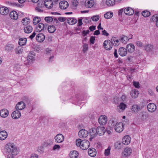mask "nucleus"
Wrapping results in <instances>:
<instances>
[{"mask_svg":"<svg viewBox=\"0 0 158 158\" xmlns=\"http://www.w3.org/2000/svg\"><path fill=\"white\" fill-rule=\"evenodd\" d=\"M14 48V46L12 44H7L5 46V50L7 52H12Z\"/></svg>","mask_w":158,"mask_h":158,"instance_id":"18","label":"nucleus"},{"mask_svg":"<svg viewBox=\"0 0 158 158\" xmlns=\"http://www.w3.org/2000/svg\"><path fill=\"white\" fill-rule=\"evenodd\" d=\"M48 30L49 33H52L55 31L56 29L54 26L50 25L48 27Z\"/></svg>","mask_w":158,"mask_h":158,"instance_id":"38","label":"nucleus"},{"mask_svg":"<svg viewBox=\"0 0 158 158\" xmlns=\"http://www.w3.org/2000/svg\"><path fill=\"white\" fill-rule=\"evenodd\" d=\"M132 150L129 148H126L124 150L123 153L124 156H129L132 153Z\"/></svg>","mask_w":158,"mask_h":158,"instance_id":"30","label":"nucleus"},{"mask_svg":"<svg viewBox=\"0 0 158 158\" xmlns=\"http://www.w3.org/2000/svg\"><path fill=\"white\" fill-rule=\"evenodd\" d=\"M118 52L119 54L121 56H125L127 53V49L123 47H121L119 49Z\"/></svg>","mask_w":158,"mask_h":158,"instance_id":"23","label":"nucleus"},{"mask_svg":"<svg viewBox=\"0 0 158 158\" xmlns=\"http://www.w3.org/2000/svg\"><path fill=\"white\" fill-rule=\"evenodd\" d=\"M112 125L114 126L115 131L118 132H121L123 130V125L122 123H117L115 124L113 122Z\"/></svg>","mask_w":158,"mask_h":158,"instance_id":"4","label":"nucleus"},{"mask_svg":"<svg viewBox=\"0 0 158 158\" xmlns=\"http://www.w3.org/2000/svg\"><path fill=\"white\" fill-rule=\"evenodd\" d=\"M47 27L46 24H44L42 23H39L37 26L36 31L38 32H40L43 30L46 29Z\"/></svg>","mask_w":158,"mask_h":158,"instance_id":"6","label":"nucleus"},{"mask_svg":"<svg viewBox=\"0 0 158 158\" xmlns=\"http://www.w3.org/2000/svg\"><path fill=\"white\" fill-rule=\"evenodd\" d=\"M15 53L17 54H22L23 52V48L21 46H19L15 49Z\"/></svg>","mask_w":158,"mask_h":158,"instance_id":"40","label":"nucleus"},{"mask_svg":"<svg viewBox=\"0 0 158 158\" xmlns=\"http://www.w3.org/2000/svg\"><path fill=\"white\" fill-rule=\"evenodd\" d=\"M44 19L46 22L50 23L53 20V19L51 17H46Z\"/></svg>","mask_w":158,"mask_h":158,"instance_id":"48","label":"nucleus"},{"mask_svg":"<svg viewBox=\"0 0 158 158\" xmlns=\"http://www.w3.org/2000/svg\"><path fill=\"white\" fill-rule=\"evenodd\" d=\"M50 144L48 142L46 141L44 142L42 144V145L44 147H47Z\"/></svg>","mask_w":158,"mask_h":158,"instance_id":"56","label":"nucleus"},{"mask_svg":"<svg viewBox=\"0 0 158 158\" xmlns=\"http://www.w3.org/2000/svg\"><path fill=\"white\" fill-rule=\"evenodd\" d=\"M153 47L152 45L151 44H148L145 46V50L148 52L151 51L153 49Z\"/></svg>","mask_w":158,"mask_h":158,"instance_id":"47","label":"nucleus"},{"mask_svg":"<svg viewBox=\"0 0 158 158\" xmlns=\"http://www.w3.org/2000/svg\"><path fill=\"white\" fill-rule=\"evenodd\" d=\"M60 7L62 9H65L69 6V3L66 1H61L59 4Z\"/></svg>","mask_w":158,"mask_h":158,"instance_id":"16","label":"nucleus"},{"mask_svg":"<svg viewBox=\"0 0 158 158\" xmlns=\"http://www.w3.org/2000/svg\"><path fill=\"white\" fill-rule=\"evenodd\" d=\"M152 19L153 20H156V24L158 27V17L157 15H154L152 16Z\"/></svg>","mask_w":158,"mask_h":158,"instance_id":"52","label":"nucleus"},{"mask_svg":"<svg viewBox=\"0 0 158 158\" xmlns=\"http://www.w3.org/2000/svg\"><path fill=\"white\" fill-rule=\"evenodd\" d=\"M133 85L136 88H139L140 87L139 84L138 82L133 81Z\"/></svg>","mask_w":158,"mask_h":158,"instance_id":"55","label":"nucleus"},{"mask_svg":"<svg viewBox=\"0 0 158 158\" xmlns=\"http://www.w3.org/2000/svg\"><path fill=\"white\" fill-rule=\"evenodd\" d=\"M22 22L23 25L25 26L27 25L30 22V19L28 18H25L23 19Z\"/></svg>","mask_w":158,"mask_h":158,"instance_id":"43","label":"nucleus"},{"mask_svg":"<svg viewBox=\"0 0 158 158\" xmlns=\"http://www.w3.org/2000/svg\"><path fill=\"white\" fill-rule=\"evenodd\" d=\"M113 16V13L112 12L109 11L106 12L104 15V17L106 19H109Z\"/></svg>","mask_w":158,"mask_h":158,"instance_id":"42","label":"nucleus"},{"mask_svg":"<svg viewBox=\"0 0 158 158\" xmlns=\"http://www.w3.org/2000/svg\"><path fill=\"white\" fill-rule=\"evenodd\" d=\"M143 107L144 105L143 104H135L132 105L131 107V109L133 113L136 114L138 111L142 110Z\"/></svg>","mask_w":158,"mask_h":158,"instance_id":"3","label":"nucleus"},{"mask_svg":"<svg viewBox=\"0 0 158 158\" xmlns=\"http://www.w3.org/2000/svg\"><path fill=\"white\" fill-rule=\"evenodd\" d=\"M89 32V31L88 30L87 31H84L82 33V35L84 36H85L88 34Z\"/></svg>","mask_w":158,"mask_h":158,"instance_id":"63","label":"nucleus"},{"mask_svg":"<svg viewBox=\"0 0 158 158\" xmlns=\"http://www.w3.org/2000/svg\"><path fill=\"white\" fill-rule=\"evenodd\" d=\"M103 46L106 50H110L112 47V43L109 40H106L103 43Z\"/></svg>","mask_w":158,"mask_h":158,"instance_id":"8","label":"nucleus"},{"mask_svg":"<svg viewBox=\"0 0 158 158\" xmlns=\"http://www.w3.org/2000/svg\"><path fill=\"white\" fill-rule=\"evenodd\" d=\"M27 41V39L26 38H22L19 39V44L20 45H25Z\"/></svg>","mask_w":158,"mask_h":158,"instance_id":"39","label":"nucleus"},{"mask_svg":"<svg viewBox=\"0 0 158 158\" xmlns=\"http://www.w3.org/2000/svg\"><path fill=\"white\" fill-rule=\"evenodd\" d=\"M102 34L106 36H107L109 35V34L106 32L105 30H104L102 31Z\"/></svg>","mask_w":158,"mask_h":158,"instance_id":"64","label":"nucleus"},{"mask_svg":"<svg viewBox=\"0 0 158 158\" xmlns=\"http://www.w3.org/2000/svg\"><path fill=\"white\" fill-rule=\"evenodd\" d=\"M36 34L35 32H34L31 35L29 36V38L31 40H32L35 37Z\"/></svg>","mask_w":158,"mask_h":158,"instance_id":"60","label":"nucleus"},{"mask_svg":"<svg viewBox=\"0 0 158 158\" xmlns=\"http://www.w3.org/2000/svg\"><path fill=\"white\" fill-rule=\"evenodd\" d=\"M88 131L84 129L81 130L78 132L79 137L83 138H86L88 135Z\"/></svg>","mask_w":158,"mask_h":158,"instance_id":"9","label":"nucleus"},{"mask_svg":"<svg viewBox=\"0 0 158 158\" xmlns=\"http://www.w3.org/2000/svg\"><path fill=\"white\" fill-rule=\"evenodd\" d=\"M77 22V20L74 18H68L67 20V23L70 25L75 24Z\"/></svg>","mask_w":158,"mask_h":158,"instance_id":"34","label":"nucleus"},{"mask_svg":"<svg viewBox=\"0 0 158 158\" xmlns=\"http://www.w3.org/2000/svg\"><path fill=\"white\" fill-rule=\"evenodd\" d=\"M33 30V28L31 26L27 25L25 26L24 27V31L25 33H30Z\"/></svg>","mask_w":158,"mask_h":158,"instance_id":"29","label":"nucleus"},{"mask_svg":"<svg viewBox=\"0 0 158 158\" xmlns=\"http://www.w3.org/2000/svg\"><path fill=\"white\" fill-rule=\"evenodd\" d=\"M7 133L6 131H3L0 132V140L5 139L7 137Z\"/></svg>","mask_w":158,"mask_h":158,"instance_id":"33","label":"nucleus"},{"mask_svg":"<svg viewBox=\"0 0 158 158\" xmlns=\"http://www.w3.org/2000/svg\"><path fill=\"white\" fill-rule=\"evenodd\" d=\"M89 155L91 157L95 156L97 153L96 149L93 148H91L89 149L88 151Z\"/></svg>","mask_w":158,"mask_h":158,"instance_id":"31","label":"nucleus"},{"mask_svg":"<svg viewBox=\"0 0 158 158\" xmlns=\"http://www.w3.org/2000/svg\"><path fill=\"white\" fill-rule=\"evenodd\" d=\"M119 40H118L117 39L116 41L114 42V43L113 44L114 46H118L119 44Z\"/></svg>","mask_w":158,"mask_h":158,"instance_id":"61","label":"nucleus"},{"mask_svg":"<svg viewBox=\"0 0 158 158\" xmlns=\"http://www.w3.org/2000/svg\"><path fill=\"white\" fill-rule=\"evenodd\" d=\"M6 152L9 155H16L19 152L17 148L13 143L7 144L5 147Z\"/></svg>","mask_w":158,"mask_h":158,"instance_id":"1","label":"nucleus"},{"mask_svg":"<svg viewBox=\"0 0 158 158\" xmlns=\"http://www.w3.org/2000/svg\"><path fill=\"white\" fill-rule=\"evenodd\" d=\"M110 147L107 149L105 150L104 154L106 156H108L109 155L110 153Z\"/></svg>","mask_w":158,"mask_h":158,"instance_id":"49","label":"nucleus"},{"mask_svg":"<svg viewBox=\"0 0 158 158\" xmlns=\"http://www.w3.org/2000/svg\"><path fill=\"white\" fill-rule=\"evenodd\" d=\"M91 21L90 18H85L83 21L86 23H89Z\"/></svg>","mask_w":158,"mask_h":158,"instance_id":"58","label":"nucleus"},{"mask_svg":"<svg viewBox=\"0 0 158 158\" xmlns=\"http://www.w3.org/2000/svg\"><path fill=\"white\" fill-rule=\"evenodd\" d=\"M44 4L46 8L51 9L53 6V2L51 0H46L44 2Z\"/></svg>","mask_w":158,"mask_h":158,"instance_id":"15","label":"nucleus"},{"mask_svg":"<svg viewBox=\"0 0 158 158\" xmlns=\"http://www.w3.org/2000/svg\"><path fill=\"white\" fill-rule=\"evenodd\" d=\"M45 36L43 33H39L36 36L37 41L39 42H42L45 40Z\"/></svg>","mask_w":158,"mask_h":158,"instance_id":"13","label":"nucleus"},{"mask_svg":"<svg viewBox=\"0 0 158 158\" xmlns=\"http://www.w3.org/2000/svg\"><path fill=\"white\" fill-rule=\"evenodd\" d=\"M60 148V146L59 145L57 144H55L53 148V150H58Z\"/></svg>","mask_w":158,"mask_h":158,"instance_id":"54","label":"nucleus"},{"mask_svg":"<svg viewBox=\"0 0 158 158\" xmlns=\"http://www.w3.org/2000/svg\"><path fill=\"white\" fill-rule=\"evenodd\" d=\"M94 3V2L92 0H86L85 2V5L87 7L91 8L93 6Z\"/></svg>","mask_w":158,"mask_h":158,"instance_id":"37","label":"nucleus"},{"mask_svg":"<svg viewBox=\"0 0 158 158\" xmlns=\"http://www.w3.org/2000/svg\"><path fill=\"white\" fill-rule=\"evenodd\" d=\"M95 40V37L92 36L91 37L90 39V42L91 44H94V42Z\"/></svg>","mask_w":158,"mask_h":158,"instance_id":"59","label":"nucleus"},{"mask_svg":"<svg viewBox=\"0 0 158 158\" xmlns=\"http://www.w3.org/2000/svg\"><path fill=\"white\" fill-rule=\"evenodd\" d=\"M89 134L91 136V137L89 138V139L91 140L96 136L97 134L96 129L95 128H92L90 130Z\"/></svg>","mask_w":158,"mask_h":158,"instance_id":"27","label":"nucleus"},{"mask_svg":"<svg viewBox=\"0 0 158 158\" xmlns=\"http://www.w3.org/2000/svg\"><path fill=\"white\" fill-rule=\"evenodd\" d=\"M139 94V91L136 89H132L130 93V95L131 97L134 99L137 98Z\"/></svg>","mask_w":158,"mask_h":158,"instance_id":"21","label":"nucleus"},{"mask_svg":"<svg viewBox=\"0 0 158 158\" xmlns=\"http://www.w3.org/2000/svg\"><path fill=\"white\" fill-rule=\"evenodd\" d=\"M8 111L6 109H2L0 111V115L2 117H6L8 115Z\"/></svg>","mask_w":158,"mask_h":158,"instance_id":"26","label":"nucleus"},{"mask_svg":"<svg viewBox=\"0 0 158 158\" xmlns=\"http://www.w3.org/2000/svg\"><path fill=\"white\" fill-rule=\"evenodd\" d=\"M12 118L14 119H17L21 116V113L19 111L16 110L14 111L11 114Z\"/></svg>","mask_w":158,"mask_h":158,"instance_id":"20","label":"nucleus"},{"mask_svg":"<svg viewBox=\"0 0 158 158\" xmlns=\"http://www.w3.org/2000/svg\"><path fill=\"white\" fill-rule=\"evenodd\" d=\"M41 21V19L40 17H35L33 19V24L34 25H36L38 23Z\"/></svg>","mask_w":158,"mask_h":158,"instance_id":"44","label":"nucleus"},{"mask_svg":"<svg viewBox=\"0 0 158 158\" xmlns=\"http://www.w3.org/2000/svg\"><path fill=\"white\" fill-rule=\"evenodd\" d=\"M98 121L100 124L104 125L106 123L107 121V117L105 115H101L98 118Z\"/></svg>","mask_w":158,"mask_h":158,"instance_id":"10","label":"nucleus"},{"mask_svg":"<svg viewBox=\"0 0 158 158\" xmlns=\"http://www.w3.org/2000/svg\"><path fill=\"white\" fill-rule=\"evenodd\" d=\"M121 143L119 142H117L115 143V146L116 147V148L119 149L121 148Z\"/></svg>","mask_w":158,"mask_h":158,"instance_id":"57","label":"nucleus"},{"mask_svg":"<svg viewBox=\"0 0 158 158\" xmlns=\"http://www.w3.org/2000/svg\"><path fill=\"white\" fill-rule=\"evenodd\" d=\"M142 14L144 17H147L150 15V13L148 10H144L142 12Z\"/></svg>","mask_w":158,"mask_h":158,"instance_id":"46","label":"nucleus"},{"mask_svg":"<svg viewBox=\"0 0 158 158\" xmlns=\"http://www.w3.org/2000/svg\"><path fill=\"white\" fill-rule=\"evenodd\" d=\"M127 51L129 52H133L135 50V47L134 45L132 44H129L127 46L126 48Z\"/></svg>","mask_w":158,"mask_h":158,"instance_id":"19","label":"nucleus"},{"mask_svg":"<svg viewBox=\"0 0 158 158\" xmlns=\"http://www.w3.org/2000/svg\"><path fill=\"white\" fill-rule=\"evenodd\" d=\"M9 15L10 18L14 20L17 19L18 17L17 12L15 11H12L10 12Z\"/></svg>","mask_w":158,"mask_h":158,"instance_id":"28","label":"nucleus"},{"mask_svg":"<svg viewBox=\"0 0 158 158\" xmlns=\"http://www.w3.org/2000/svg\"><path fill=\"white\" fill-rule=\"evenodd\" d=\"M131 138L128 135L124 136L122 139L123 143L126 145L129 144L131 142Z\"/></svg>","mask_w":158,"mask_h":158,"instance_id":"17","label":"nucleus"},{"mask_svg":"<svg viewBox=\"0 0 158 158\" xmlns=\"http://www.w3.org/2000/svg\"><path fill=\"white\" fill-rule=\"evenodd\" d=\"M66 19L64 17H60L58 18V20L60 22H64L66 20Z\"/></svg>","mask_w":158,"mask_h":158,"instance_id":"62","label":"nucleus"},{"mask_svg":"<svg viewBox=\"0 0 158 158\" xmlns=\"http://www.w3.org/2000/svg\"><path fill=\"white\" fill-rule=\"evenodd\" d=\"M127 107L126 105L123 102H121L118 106L117 109L119 112H122Z\"/></svg>","mask_w":158,"mask_h":158,"instance_id":"32","label":"nucleus"},{"mask_svg":"<svg viewBox=\"0 0 158 158\" xmlns=\"http://www.w3.org/2000/svg\"><path fill=\"white\" fill-rule=\"evenodd\" d=\"M91 19L93 21H97L99 20V16L98 15L94 16L92 17Z\"/></svg>","mask_w":158,"mask_h":158,"instance_id":"50","label":"nucleus"},{"mask_svg":"<svg viewBox=\"0 0 158 158\" xmlns=\"http://www.w3.org/2000/svg\"><path fill=\"white\" fill-rule=\"evenodd\" d=\"M141 114L142 115L140 118L142 121L146 120L149 117L148 114L146 112H142Z\"/></svg>","mask_w":158,"mask_h":158,"instance_id":"36","label":"nucleus"},{"mask_svg":"<svg viewBox=\"0 0 158 158\" xmlns=\"http://www.w3.org/2000/svg\"><path fill=\"white\" fill-rule=\"evenodd\" d=\"M82 52L84 53L86 52L88 49V45L86 44H84L82 45Z\"/></svg>","mask_w":158,"mask_h":158,"instance_id":"45","label":"nucleus"},{"mask_svg":"<svg viewBox=\"0 0 158 158\" xmlns=\"http://www.w3.org/2000/svg\"><path fill=\"white\" fill-rule=\"evenodd\" d=\"M69 156L70 158H77L79 153L77 151L74 150L70 152Z\"/></svg>","mask_w":158,"mask_h":158,"instance_id":"24","label":"nucleus"},{"mask_svg":"<svg viewBox=\"0 0 158 158\" xmlns=\"http://www.w3.org/2000/svg\"><path fill=\"white\" fill-rule=\"evenodd\" d=\"M106 3L109 6H113L115 4V0H106Z\"/></svg>","mask_w":158,"mask_h":158,"instance_id":"41","label":"nucleus"},{"mask_svg":"<svg viewBox=\"0 0 158 158\" xmlns=\"http://www.w3.org/2000/svg\"><path fill=\"white\" fill-rule=\"evenodd\" d=\"M44 147L42 145L41 146L39 147L38 148V151L40 153H43L44 152Z\"/></svg>","mask_w":158,"mask_h":158,"instance_id":"51","label":"nucleus"},{"mask_svg":"<svg viewBox=\"0 0 158 158\" xmlns=\"http://www.w3.org/2000/svg\"><path fill=\"white\" fill-rule=\"evenodd\" d=\"M96 129L97 134L99 135H103L106 131V129L105 127L102 126L98 127Z\"/></svg>","mask_w":158,"mask_h":158,"instance_id":"12","label":"nucleus"},{"mask_svg":"<svg viewBox=\"0 0 158 158\" xmlns=\"http://www.w3.org/2000/svg\"><path fill=\"white\" fill-rule=\"evenodd\" d=\"M72 3L73 6L75 7L77 6L78 3V0H73L72 1Z\"/></svg>","mask_w":158,"mask_h":158,"instance_id":"53","label":"nucleus"},{"mask_svg":"<svg viewBox=\"0 0 158 158\" xmlns=\"http://www.w3.org/2000/svg\"><path fill=\"white\" fill-rule=\"evenodd\" d=\"M124 11L125 14L129 15H131L134 13V10L130 7H128L125 8L124 10Z\"/></svg>","mask_w":158,"mask_h":158,"instance_id":"22","label":"nucleus"},{"mask_svg":"<svg viewBox=\"0 0 158 158\" xmlns=\"http://www.w3.org/2000/svg\"><path fill=\"white\" fill-rule=\"evenodd\" d=\"M55 141L58 143L62 142L64 139V137L61 134H58L56 135L54 138Z\"/></svg>","mask_w":158,"mask_h":158,"instance_id":"7","label":"nucleus"},{"mask_svg":"<svg viewBox=\"0 0 158 158\" xmlns=\"http://www.w3.org/2000/svg\"><path fill=\"white\" fill-rule=\"evenodd\" d=\"M26 106L25 104L23 101L18 102L16 105L15 108L16 110H19L24 109Z\"/></svg>","mask_w":158,"mask_h":158,"instance_id":"14","label":"nucleus"},{"mask_svg":"<svg viewBox=\"0 0 158 158\" xmlns=\"http://www.w3.org/2000/svg\"><path fill=\"white\" fill-rule=\"evenodd\" d=\"M76 144L78 147L83 150L87 149L90 146L89 141L87 140H81L80 139H78L76 140Z\"/></svg>","mask_w":158,"mask_h":158,"instance_id":"2","label":"nucleus"},{"mask_svg":"<svg viewBox=\"0 0 158 158\" xmlns=\"http://www.w3.org/2000/svg\"><path fill=\"white\" fill-rule=\"evenodd\" d=\"M9 12V9L6 7H2L0 8V13L2 15H6Z\"/></svg>","mask_w":158,"mask_h":158,"instance_id":"25","label":"nucleus"},{"mask_svg":"<svg viewBox=\"0 0 158 158\" xmlns=\"http://www.w3.org/2000/svg\"><path fill=\"white\" fill-rule=\"evenodd\" d=\"M35 55L33 52H31L29 54L27 60L25 61V64L27 66H28L30 64H31L33 60H34V57Z\"/></svg>","mask_w":158,"mask_h":158,"instance_id":"5","label":"nucleus"},{"mask_svg":"<svg viewBox=\"0 0 158 158\" xmlns=\"http://www.w3.org/2000/svg\"><path fill=\"white\" fill-rule=\"evenodd\" d=\"M120 41L124 44H126L129 40V39L127 36L125 35H122L120 37Z\"/></svg>","mask_w":158,"mask_h":158,"instance_id":"35","label":"nucleus"},{"mask_svg":"<svg viewBox=\"0 0 158 158\" xmlns=\"http://www.w3.org/2000/svg\"><path fill=\"white\" fill-rule=\"evenodd\" d=\"M147 108L149 112L152 113L156 110V106L153 103H150L148 104Z\"/></svg>","mask_w":158,"mask_h":158,"instance_id":"11","label":"nucleus"}]
</instances>
